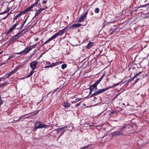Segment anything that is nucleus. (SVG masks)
I'll list each match as a JSON object with an SVG mask.
<instances>
[{"label":"nucleus","instance_id":"f8f14e48","mask_svg":"<svg viewBox=\"0 0 149 149\" xmlns=\"http://www.w3.org/2000/svg\"><path fill=\"white\" fill-rule=\"evenodd\" d=\"M26 51H25V49L23 50V51H22L21 52H17V53H14V54H20L21 55H25L26 53Z\"/></svg>","mask_w":149,"mask_h":149},{"label":"nucleus","instance_id":"6ab92c4d","mask_svg":"<svg viewBox=\"0 0 149 149\" xmlns=\"http://www.w3.org/2000/svg\"><path fill=\"white\" fill-rule=\"evenodd\" d=\"M58 64L57 62L52 63L50 65V68H52L53 66H54L57 65Z\"/></svg>","mask_w":149,"mask_h":149},{"label":"nucleus","instance_id":"9b49d317","mask_svg":"<svg viewBox=\"0 0 149 149\" xmlns=\"http://www.w3.org/2000/svg\"><path fill=\"white\" fill-rule=\"evenodd\" d=\"M40 122H37L35 124V127L36 129L40 128Z\"/></svg>","mask_w":149,"mask_h":149},{"label":"nucleus","instance_id":"c9c22d12","mask_svg":"<svg viewBox=\"0 0 149 149\" xmlns=\"http://www.w3.org/2000/svg\"><path fill=\"white\" fill-rule=\"evenodd\" d=\"M14 56H15L13 55H12L10 56H9V58L8 59V60L11 59V58H13Z\"/></svg>","mask_w":149,"mask_h":149},{"label":"nucleus","instance_id":"6e6552de","mask_svg":"<svg viewBox=\"0 0 149 149\" xmlns=\"http://www.w3.org/2000/svg\"><path fill=\"white\" fill-rule=\"evenodd\" d=\"M70 103L69 102L67 101H66L63 104V107H65L66 108H68L70 106Z\"/></svg>","mask_w":149,"mask_h":149},{"label":"nucleus","instance_id":"8fccbe9b","mask_svg":"<svg viewBox=\"0 0 149 149\" xmlns=\"http://www.w3.org/2000/svg\"><path fill=\"white\" fill-rule=\"evenodd\" d=\"M28 47L30 51L33 49V48H32V46H31Z\"/></svg>","mask_w":149,"mask_h":149},{"label":"nucleus","instance_id":"49530a36","mask_svg":"<svg viewBox=\"0 0 149 149\" xmlns=\"http://www.w3.org/2000/svg\"><path fill=\"white\" fill-rule=\"evenodd\" d=\"M14 29L12 27L10 29L9 31L10 33Z\"/></svg>","mask_w":149,"mask_h":149},{"label":"nucleus","instance_id":"ddd939ff","mask_svg":"<svg viewBox=\"0 0 149 149\" xmlns=\"http://www.w3.org/2000/svg\"><path fill=\"white\" fill-rule=\"evenodd\" d=\"M28 17H27L25 20L22 23V25H21V26L18 28L17 29H22L23 28V27L26 23L27 19Z\"/></svg>","mask_w":149,"mask_h":149},{"label":"nucleus","instance_id":"a18cd8bd","mask_svg":"<svg viewBox=\"0 0 149 149\" xmlns=\"http://www.w3.org/2000/svg\"><path fill=\"white\" fill-rule=\"evenodd\" d=\"M14 29L12 27L10 29L9 31L10 33Z\"/></svg>","mask_w":149,"mask_h":149},{"label":"nucleus","instance_id":"0eeeda50","mask_svg":"<svg viewBox=\"0 0 149 149\" xmlns=\"http://www.w3.org/2000/svg\"><path fill=\"white\" fill-rule=\"evenodd\" d=\"M55 39V38H54L53 36L51 37L48 40H46L45 42V43L42 45L41 46L42 47V46H44L45 44L47 43L48 42H49L50 41H51L52 40H53V39Z\"/></svg>","mask_w":149,"mask_h":149},{"label":"nucleus","instance_id":"1a4fd4ad","mask_svg":"<svg viewBox=\"0 0 149 149\" xmlns=\"http://www.w3.org/2000/svg\"><path fill=\"white\" fill-rule=\"evenodd\" d=\"M86 18L85 16L82 15L79 18V19L77 20V21L78 22H81L83 21V20L85 19Z\"/></svg>","mask_w":149,"mask_h":149},{"label":"nucleus","instance_id":"774afa93","mask_svg":"<svg viewBox=\"0 0 149 149\" xmlns=\"http://www.w3.org/2000/svg\"><path fill=\"white\" fill-rule=\"evenodd\" d=\"M47 63V65L50 64V63L49 62H48Z\"/></svg>","mask_w":149,"mask_h":149},{"label":"nucleus","instance_id":"f3484780","mask_svg":"<svg viewBox=\"0 0 149 149\" xmlns=\"http://www.w3.org/2000/svg\"><path fill=\"white\" fill-rule=\"evenodd\" d=\"M15 40V38L14 36H13L10 38L9 40V41L10 42H12V41Z\"/></svg>","mask_w":149,"mask_h":149},{"label":"nucleus","instance_id":"37998d69","mask_svg":"<svg viewBox=\"0 0 149 149\" xmlns=\"http://www.w3.org/2000/svg\"><path fill=\"white\" fill-rule=\"evenodd\" d=\"M40 111V110H36V111H35V112H34V114H38L39 112V111Z\"/></svg>","mask_w":149,"mask_h":149},{"label":"nucleus","instance_id":"c756f323","mask_svg":"<svg viewBox=\"0 0 149 149\" xmlns=\"http://www.w3.org/2000/svg\"><path fill=\"white\" fill-rule=\"evenodd\" d=\"M120 82L117 83L115 84H114L112 87H110V88L115 87H116V86L118 85L119 84H120Z\"/></svg>","mask_w":149,"mask_h":149},{"label":"nucleus","instance_id":"5fc2aeb1","mask_svg":"<svg viewBox=\"0 0 149 149\" xmlns=\"http://www.w3.org/2000/svg\"><path fill=\"white\" fill-rule=\"evenodd\" d=\"M4 79L3 77H1L0 78V81H1L3 80Z\"/></svg>","mask_w":149,"mask_h":149},{"label":"nucleus","instance_id":"20e7f679","mask_svg":"<svg viewBox=\"0 0 149 149\" xmlns=\"http://www.w3.org/2000/svg\"><path fill=\"white\" fill-rule=\"evenodd\" d=\"M122 130L121 129H119L118 130L113 132L112 134V136H116L119 135H122Z\"/></svg>","mask_w":149,"mask_h":149},{"label":"nucleus","instance_id":"de8ad7c7","mask_svg":"<svg viewBox=\"0 0 149 149\" xmlns=\"http://www.w3.org/2000/svg\"><path fill=\"white\" fill-rule=\"evenodd\" d=\"M81 103V102H79V103L75 105V107H77V106H79L80 105V104Z\"/></svg>","mask_w":149,"mask_h":149},{"label":"nucleus","instance_id":"f257e3e1","mask_svg":"<svg viewBox=\"0 0 149 149\" xmlns=\"http://www.w3.org/2000/svg\"><path fill=\"white\" fill-rule=\"evenodd\" d=\"M110 88V87H108L105 88L98 89L97 90L95 91L93 93L91 94V95L90 97H91L94 96H96L105 91H106Z\"/></svg>","mask_w":149,"mask_h":149},{"label":"nucleus","instance_id":"4be33fe9","mask_svg":"<svg viewBox=\"0 0 149 149\" xmlns=\"http://www.w3.org/2000/svg\"><path fill=\"white\" fill-rule=\"evenodd\" d=\"M34 73V72L33 70L32 71L29 73V74L26 76V77L28 78L30 77L31 75H32L33 73Z\"/></svg>","mask_w":149,"mask_h":149},{"label":"nucleus","instance_id":"72a5a7b5","mask_svg":"<svg viewBox=\"0 0 149 149\" xmlns=\"http://www.w3.org/2000/svg\"><path fill=\"white\" fill-rule=\"evenodd\" d=\"M27 11L26 10H24V11H22L20 12L21 13L22 15L23 14H24L26 12H27Z\"/></svg>","mask_w":149,"mask_h":149},{"label":"nucleus","instance_id":"bb28decb","mask_svg":"<svg viewBox=\"0 0 149 149\" xmlns=\"http://www.w3.org/2000/svg\"><path fill=\"white\" fill-rule=\"evenodd\" d=\"M67 67V65L65 64H63L61 66V68L62 69H64Z\"/></svg>","mask_w":149,"mask_h":149},{"label":"nucleus","instance_id":"4468645a","mask_svg":"<svg viewBox=\"0 0 149 149\" xmlns=\"http://www.w3.org/2000/svg\"><path fill=\"white\" fill-rule=\"evenodd\" d=\"M49 126L48 125L41 123L40 122V128H47Z\"/></svg>","mask_w":149,"mask_h":149},{"label":"nucleus","instance_id":"423d86ee","mask_svg":"<svg viewBox=\"0 0 149 149\" xmlns=\"http://www.w3.org/2000/svg\"><path fill=\"white\" fill-rule=\"evenodd\" d=\"M38 63V62L36 61H34L31 63V68L33 70L36 69V65Z\"/></svg>","mask_w":149,"mask_h":149},{"label":"nucleus","instance_id":"052dcab7","mask_svg":"<svg viewBox=\"0 0 149 149\" xmlns=\"http://www.w3.org/2000/svg\"><path fill=\"white\" fill-rule=\"evenodd\" d=\"M10 32L8 31L6 33V36L8 35L9 33Z\"/></svg>","mask_w":149,"mask_h":149},{"label":"nucleus","instance_id":"c03bdc74","mask_svg":"<svg viewBox=\"0 0 149 149\" xmlns=\"http://www.w3.org/2000/svg\"><path fill=\"white\" fill-rule=\"evenodd\" d=\"M14 29L12 27L10 29L9 31L10 33Z\"/></svg>","mask_w":149,"mask_h":149},{"label":"nucleus","instance_id":"13d9d810","mask_svg":"<svg viewBox=\"0 0 149 149\" xmlns=\"http://www.w3.org/2000/svg\"><path fill=\"white\" fill-rule=\"evenodd\" d=\"M64 132H65V131H63V132H61V134L60 135V136H61V135H62V134H64Z\"/></svg>","mask_w":149,"mask_h":149},{"label":"nucleus","instance_id":"2f4dec72","mask_svg":"<svg viewBox=\"0 0 149 149\" xmlns=\"http://www.w3.org/2000/svg\"><path fill=\"white\" fill-rule=\"evenodd\" d=\"M44 7H45V8H42L39 9V10L41 11V12H42V11L44 10H45L46 9V8H47V7H45V6H44Z\"/></svg>","mask_w":149,"mask_h":149},{"label":"nucleus","instance_id":"0e129e2a","mask_svg":"<svg viewBox=\"0 0 149 149\" xmlns=\"http://www.w3.org/2000/svg\"><path fill=\"white\" fill-rule=\"evenodd\" d=\"M6 13L5 11H4L3 12H1V13H0V15H2V14H3L4 13Z\"/></svg>","mask_w":149,"mask_h":149},{"label":"nucleus","instance_id":"aec40b11","mask_svg":"<svg viewBox=\"0 0 149 149\" xmlns=\"http://www.w3.org/2000/svg\"><path fill=\"white\" fill-rule=\"evenodd\" d=\"M104 74H103L102 75L101 77L97 81H96V82L98 83V84L102 80V79L104 77Z\"/></svg>","mask_w":149,"mask_h":149},{"label":"nucleus","instance_id":"338daca9","mask_svg":"<svg viewBox=\"0 0 149 149\" xmlns=\"http://www.w3.org/2000/svg\"><path fill=\"white\" fill-rule=\"evenodd\" d=\"M145 6H149V3H147V4H145Z\"/></svg>","mask_w":149,"mask_h":149},{"label":"nucleus","instance_id":"dca6fc26","mask_svg":"<svg viewBox=\"0 0 149 149\" xmlns=\"http://www.w3.org/2000/svg\"><path fill=\"white\" fill-rule=\"evenodd\" d=\"M142 72H140L135 75L133 77L131 78V80H133L134 78H136L140 74H141Z\"/></svg>","mask_w":149,"mask_h":149},{"label":"nucleus","instance_id":"ea45409f","mask_svg":"<svg viewBox=\"0 0 149 149\" xmlns=\"http://www.w3.org/2000/svg\"><path fill=\"white\" fill-rule=\"evenodd\" d=\"M89 146V145H88L87 146H86L84 147H82V149H86Z\"/></svg>","mask_w":149,"mask_h":149},{"label":"nucleus","instance_id":"4d7b16f0","mask_svg":"<svg viewBox=\"0 0 149 149\" xmlns=\"http://www.w3.org/2000/svg\"><path fill=\"white\" fill-rule=\"evenodd\" d=\"M29 7L31 9L32 8H33V6L32 4Z\"/></svg>","mask_w":149,"mask_h":149},{"label":"nucleus","instance_id":"6e6d98bb","mask_svg":"<svg viewBox=\"0 0 149 149\" xmlns=\"http://www.w3.org/2000/svg\"><path fill=\"white\" fill-rule=\"evenodd\" d=\"M25 29H23L22 31H21L19 32V33H20V34H21V33L24 31Z\"/></svg>","mask_w":149,"mask_h":149},{"label":"nucleus","instance_id":"680f3d73","mask_svg":"<svg viewBox=\"0 0 149 149\" xmlns=\"http://www.w3.org/2000/svg\"><path fill=\"white\" fill-rule=\"evenodd\" d=\"M38 38H37L35 39V41H37L38 40Z\"/></svg>","mask_w":149,"mask_h":149},{"label":"nucleus","instance_id":"e433bc0d","mask_svg":"<svg viewBox=\"0 0 149 149\" xmlns=\"http://www.w3.org/2000/svg\"><path fill=\"white\" fill-rule=\"evenodd\" d=\"M140 80L139 79L137 78L133 83V84H135L139 80Z\"/></svg>","mask_w":149,"mask_h":149},{"label":"nucleus","instance_id":"412c9836","mask_svg":"<svg viewBox=\"0 0 149 149\" xmlns=\"http://www.w3.org/2000/svg\"><path fill=\"white\" fill-rule=\"evenodd\" d=\"M41 13V11L39 9L38 10H36V13L35 15V17H36L37 15L38 14Z\"/></svg>","mask_w":149,"mask_h":149},{"label":"nucleus","instance_id":"f03ea898","mask_svg":"<svg viewBox=\"0 0 149 149\" xmlns=\"http://www.w3.org/2000/svg\"><path fill=\"white\" fill-rule=\"evenodd\" d=\"M98 84V83L96 81L93 84L90 86L89 94H91L93 91H94L97 89V86Z\"/></svg>","mask_w":149,"mask_h":149},{"label":"nucleus","instance_id":"7ed1b4c3","mask_svg":"<svg viewBox=\"0 0 149 149\" xmlns=\"http://www.w3.org/2000/svg\"><path fill=\"white\" fill-rule=\"evenodd\" d=\"M65 29H63L62 30H60L58 32L54 34L53 36L55 39L57 36H61L62 35L63 33H65Z\"/></svg>","mask_w":149,"mask_h":149},{"label":"nucleus","instance_id":"e2e57ef3","mask_svg":"<svg viewBox=\"0 0 149 149\" xmlns=\"http://www.w3.org/2000/svg\"><path fill=\"white\" fill-rule=\"evenodd\" d=\"M50 68V65H48V66H46L45 67V68Z\"/></svg>","mask_w":149,"mask_h":149},{"label":"nucleus","instance_id":"7c9ffc66","mask_svg":"<svg viewBox=\"0 0 149 149\" xmlns=\"http://www.w3.org/2000/svg\"><path fill=\"white\" fill-rule=\"evenodd\" d=\"M75 27L76 28L79 27V26H81L82 25L81 24H80L79 23H77V24H75Z\"/></svg>","mask_w":149,"mask_h":149},{"label":"nucleus","instance_id":"2eb2a0df","mask_svg":"<svg viewBox=\"0 0 149 149\" xmlns=\"http://www.w3.org/2000/svg\"><path fill=\"white\" fill-rule=\"evenodd\" d=\"M23 36V35H21L20 34V33H19V32L17 33L16 35H14V36L15 37V39H17L18 38H19L20 37H21Z\"/></svg>","mask_w":149,"mask_h":149},{"label":"nucleus","instance_id":"4c0bfd02","mask_svg":"<svg viewBox=\"0 0 149 149\" xmlns=\"http://www.w3.org/2000/svg\"><path fill=\"white\" fill-rule=\"evenodd\" d=\"M88 10H87V11H86V12L84 14V15H83L84 16H85L86 17V16L88 14Z\"/></svg>","mask_w":149,"mask_h":149},{"label":"nucleus","instance_id":"f704fd0d","mask_svg":"<svg viewBox=\"0 0 149 149\" xmlns=\"http://www.w3.org/2000/svg\"><path fill=\"white\" fill-rule=\"evenodd\" d=\"M18 24L17 22L15 24H14L12 27L14 29H15L16 28V26Z\"/></svg>","mask_w":149,"mask_h":149},{"label":"nucleus","instance_id":"09e8293b","mask_svg":"<svg viewBox=\"0 0 149 149\" xmlns=\"http://www.w3.org/2000/svg\"><path fill=\"white\" fill-rule=\"evenodd\" d=\"M61 130L59 129H58L57 130V134H59L61 132Z\"/></svg>","mask_w":149,"mask_h":149},{"label":"nucleus","instance_id":"603ef678","mask_svg":"<svg viewBox=\"0 0 149 149\" xmlns=\"http://www.w3.org/2000/svg\"><path fill=\"white\" fill-rule=\"evenodd\" d=\"M27 11V12L31 10V9L29 7L27 9H26Z\"/></svg>","mask_w":149,"mask_h":149},{"label":"nucleus","instance_id":"9d476101","mask_svg":"<svg viewBox=\"0 0 149 149\" xmlns=\"http://www.w3.org/2000/svg\"><path fill=\"white\" fill-rule=\"evenodd\" d=\"M94 42H89L87 44V46L86 47L87 48L89 49L91 47L94 45Z\"/></svg>","mask_w":149,"mask_h":149},{"label":"nucleus","instance_id":"473e14b6","mask_svg":"<svg viewBox=\"0 0 149 149\" xmlns=\"http://www.w3.org/2000/svg\"><path fill=\"white\" fill-rule=\"evenodd\" d=\"M7 83V82H5L1 84H0V87H2L3 86L5 85Z\"/></svg>","mask_w":149,"mask_h":149},{"label":"nucleus","instance_id":"5701e85b","mask_svg":"<svg viewBox=\"0 0 149 149\" xmlns=\"http://www.w3.org/2000/svg\"><path fill=\"white\" fill-rule=\"evenodd\" d=\"M22 15L21 13L17 14L15 17V19H17L18 18Z\"/></svg>","mask_w":149,"mask_h":149},{"label":"nucleus","instance_id":"c85d7f7f","mask_svg":"<svg viewBox=\"0 0 149 149\" xmlns=\"http://www.w3.org/2000/svg\"><path fill=\"white\" fill-rule=\"evenodd\" d=\"M25 49L26 52V53L27 54L30 51V50L28 47L25 48Z\"/></svg>","mask_w":149,"mask_h":149},{"label":"nucleus","instance_id":"a878e982","mask_svg":"<svg viewBox=\"0 0 149 149\" xmlns=\"http://www.w3.org/2000/svg\"><path fill=\"white\" fill-rule=\"evenodd\" d=\"M68 127V126H65V127H61L60 128H59V129L61 130V132H63V131H65V130H64L67 127Z\"/></svg>","mask_w":149,"mask_h":149},{"label":"nucleus","instance_id":"cd10ccee","mask_svg":"<svg viewBox=\"0 0 149 149\" xmlns=\"http://www.w3.org/2000/svg\"><path fill=\"white\" fill-rule=\"evenodd\" d=\"M99 11L100 9L98 8H97L95 9V13H99Z\"/></svg>","mask_w":149,"mask_h":149},{"label":"nucleus","instance_id":"58836bf2","mask_svg":"<svg viewBox=\"0 0 149 149\" xmlns=\"http://www.w3.org/2000/svg\"><path fill=\"white\" fill-rule=\"evenodd\" d=\"M47 0H43L42 1V3L43 4H46L47 3Z\"/></svg>","mask_w":149,"mask_h":149},{"label":"nucleus","instance_id":"864d4df0","mask_svg":"<svg viewBox=\"0 0 149 149\" xmlns=\"http://www.w3.org/2000/svg\"><path fill=\"white\" fill-rule=\"evenodd\" d=\"M36 45H37V44H35L34 45H32L31 46H32V48H34V47H36Z\"/></svg>","mask_w":149,"mask_h":149},{"label":"nucleus","instance_id":"69168bd1","mask_svg":"<svg viewBox=\"0 0 149 149\" xmlns=\"http://www.w3.org/2000/svg\"><path fill=\"white\" fill-rule=\"evenodd\" d=\"M76 102H76V100L75 101H73V102H72V103H76Z\"/></svg>","mask_w":149,"mask_h":149},{"label":"nucleus","instance_id":"bf43d9fd","mask_svg":"<svg viewBox=\"0 0 149 149\" xmlns=\"http://www.w3.org/2000/svg\"><path fill=\"white\" fill-rule=\"evenodd\" d=\"M87 125H89L90 126H93V125L92 124L90 125L89 123H88Z\"/></svg>","mask_w":149,"mask_h":149},{"label":"nucleus","instance_id":"3c124183","mask_svg":"<svg viewBox=\"0 0 149 149\" xmlns=\"http://www.w3.org/2000/svg\"><path fill=\"white\" fill-rule=\"evenodd\" d=\"M82 98H77L76 100V101L77 102L81 100Z\"/></svg>","mask_w":149,"mask_h":149},{"label":"nucleus","instance_id":"39448f33","mask_svg":"<svg viewBox=\"0 0 149 149\" xmlns=\"http://www.w3.org/2000/svg\"><path fill=\"white\" fill-rule=\"evenodd\" d=\"M21 66H18L14 70H13L12 71L10 72L9 73H8L6 77L8 78L10 76H11L15 71L17 70Z\"/></svg>","mask_w":149,"mask_h":149},{"label":"nucleus","instance_id":"393cba45","mask_svg":"<svg viewBox=\"0 0 149 149\" xmlns=\"http://www.w3.org/2000/svg\"><path fill=\"white\" fill-rule=\"evenodd\" d=\"M74 28H76L75 24H73L70 26V28L71 29H73Z\"/></svg>","mask_w":149,"mask_h":149},{"label":"nucleus","instance_id":"a19ab883","mask_svg":"<svg viewBox=\"0 0 149 149\" xmlns=\"http://www.w3.org/2000/svg\"><path fill=\"white\" fill-rule=\"evenodd\" d=\"M9 10H10L9 8L8 7H7V9L5 11L6 13H7L8 12H9Z\"/></svg>","mask_w":149,"mask_h":149},{"label":"nucleus","instance_id":"b1692460","mask_svg":"<svg viewBox=\"0 0 149 149\" xmlns=\"http://www.w3.org/2000/svg\"><path fill=\"white\" fill-rule=\"evenodd\" d=\"M39 1V0H36L35 2L32 4L33 7L35 6H36L37 4L38 3Z\"/></svg>","mask_w":149,"mask_h":149},{"label":"nucleus","instance_id":"a211bd4d","mask_svg":"<svg viewBox=\"0 0 149 149\" xmlns=\"http://www.w3.org/2000/svg\"><path fill=\"white\" fill-rule=\"evenodd\" d=\"M29 113H27V114H25V115H23V116H20L19 118V119H17V120H15V121L16 122L18 121L19 120H21L22 118V117H23V116H26V115H29Z\"/></svg>","mask_w":149,"mask_h":149},{"label":"nucleus","instance_id":"79ce46f5","mask_svg":"<svg viewBox=\"0 0 149 149\" xmlns=\"http://www.w3.org/2000/svg\"><path fill=\"white\" fill-rule=\"evenodd\" d=\"M4 102V101L2 100H0V105H1Z\"/></svg>","mask_w":149,"mask_h":149}]
</instances>
